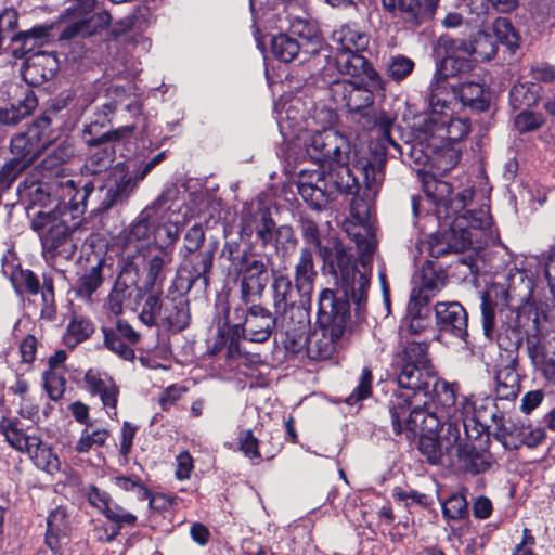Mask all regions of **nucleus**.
Returning a JSON list of instances; mask_svg holds the SVG:
<instances>
[{
    "label": "nucleus",
    "mask_w": 555,
    "mask_h": 555,
    "mask_svg": "<svg viewBox=\"0 0 555 555\" xmlns=\"http://www.w3.org/2000/svg\"><path fill=\"white\" fill-rule=\"evenodd\" d=\"M427 349L426 343L411 341L396 356L393 370L399 389L393 391L389 412L393 431L406 433L409 437L420 435V452L436 465L450 453L436 435L440 418L428 403L429 386L436 374Z\"/></svg>",
    "instance_id": "nucleus-1"
},
{
    "label": "nucleus",
    "mask_w": 555,
    "mask_h": 555,
    "mask_svg": "<svg viewBox=\"0 0 555 555\" xmlns=\"http://www.w3.org/2000/svg\"><path fill=\"white\" fill-rule=\"evenodd\" d=\"M426 198L435 206L437 219L448 227L443 238L446 247L431 246L430 255L440 257L449 251L461 253L468 248L479 250L498 238L492 217L487 205L467 209L474 195L473 188H466L451 198L452 186L435 173L422 178Z\"/></svg>",
    "instance_id": "nucleus-2"
},
{
    "label": "nucleus",
    "mask_w": 555,
    "mask_h": 555,
    "mask_svg": "<svg viewBox=\"0 0 555 555\" xmlns=\"http://www.w3.org/2000/svg\"><path fill=\"white\" fill-rule=\"evenodd\" d=\"M91 182L77 190L72 179H61L49 185H33L30 198L34 204L46 207L56 203L52 210H40L31 221V228L40 237L46 257H73L77 249L81 221L77 220L86 210V201L93 192Z\"/></svg>",
    "instance_id": "nucleus-3"
},
{
    "label": "nucleus",
    "mask_w": 555,
    "mask_h": 555,
    "mask_svg": "<svg viewBox=\"0 0 555 555\" xmlns=\"http://www.w3.org/2000/svg\"><path fill=\"white\" fill-rule=\"evenodd\" d=\"M307 157L315 169H301L297 189L302 199L314 209H321L336 193L353 194L359 190L358 178L349 167L350 143L337 130L306 140Z\"/></svg>",
    "instance_id": "nucleus-4"
},
{
    "label": "nucleus",
    "mask_w": 555,
    "mask_h": 555,
    "mask_svg": "<svg viewBox=\"0 0 555 555\" xmlns=\"http://www.w3.org/2000/svg\"><path fill=\"white\" fill-rule=\"evenodd\" d=\"M437 402L443 410L440 418V440L450 454H459L472 439H477L485 430L482 424L486 403L489 398L479 399L475 396L456 397L457 386L446 380H435Z\"/></svg>",
    "instance_id": "nucleus-5"
},
{
    "label": "nucleus",
    "mask_w": 555,
    "mask_h": 555,
    "mask_svg": "<svg viewBox=\"0 0 555 555\" xmlns=\"http://www.w3.org/2000/svg\"><path fill=\"white\" fill-rule=\"evenodd\" d=\"M347 319V304L337 299L333 291L323 289L318 297L319 328L306 336L308 324L304 328L297 325L291 331V337H286V348L298 352L306 346L309 359L315 361L330 359L339 347Z\"/></svg>",
    "instance_id": "nucleus-6"
},
{
    "label": "nucleus",
    "mask_w": 555,
    "mask_h": 555,
    "mask_svg": "<svg viewBox=\"0 0 555 555\" xmlns=\"http://www.w3.org/2000/svg\"><path fill=\"white\" fill-rule=\"evenodd\" d=\"M482 328L486 337L495 340L503 349H517L526 338L528 343L532 335L540 331V312L538 308L527 302L515 310L506 305L492 302L489 293L481 300Z\"/></svg>",
    "instance_id": "nucleus-7"
},
{
    "label": "nucleus",
    "mask_w": 555,
    "mask_h": 555,
    "mask_svg": "<svg viewBox=\"0 0 555 555\" xmlns=\"http://www.w3.org/2000/svg\"><path fill=\"white\" fill-rule=\"evenodd\" d=\"M276 121L284 140L298 150V157H307L306 140L323 135L327 130H335L333 126L337 115L332 108L319 107L317 101H311V107L306 115L307 104L299 98L279 100L274 106Z\"/></svg>",
    "instance_id": "nucleus-8"
},
{
    "label": "nucleus",
    "mask_w": 555,
    "mask_h": 555,
    "mask_svg": "<svg viewBox=\"0 0 555 555\" xmlns=\"http://www.w3.org/2000/svg\"><path fill=\"white\" fill-rule=\"evenodd\" d=\"M301 230L304 238L318 249L319 256L338 281L345 296L352 300L358 310L362 309L367 298V279L364 273L356 270L344 245L335 235H321L311 220H305Z\"/></svg>",
    "instance_id": "nucleus-9"
},
{
    "label": "nucleus",
    "mask_w": 555,
    "mask_h": 555,
    "mask_svg": "<svg viewBox=\"0 0 555 555\" xmlns=\"http://www.w3.org/2000/svg\"><path fill=\"white\" fill-rule=\"evenodd\" d=\"M107 96L109 101L102 104L94 120L86 125L83 129L85 142L94 147L90 151L82 167L86 175L95 176L106 171L115 159V151L112 146H102V144L126 140L131 137L134 129L133 126H125L113 131L100 132V129L109 122V117L116 111L117 105L125 101L127 92L122 87L112 86L107 89Z\"/></svg>",
    "instance_id": "nucleus-10"
},
{
    "label": "nucleus",
    "mask_w": 555,
    "mask_h": 555,
    "mask_svg": "<svg viewBox=\"0 0 555 555\" xmlns=\"http://www.w3.org/2000/svg\"><path fill=\"white\" fill-rule=\"evenodd\" d=\"M443 102L431 103L428 96V112L415 117L412 126L414 141L431 140L434 146L438 143L450 144L466 137L469 132V124L463 118L451 117L449 98L442 96Z\"/></svg>",
    "instance_id": "nucleus-11"
},
{
    "label": "nucleus",
    "mask_w": 555,
    "mask_h": 555,
    "mask_svg": "<svg viewBox=\"0 0 555 555\" xmlns=\"http://www.w3.org/2000/svg\"><path fill=\"white\" fill-rule=\"evenodd\" d=\"M179 203V188L176 184L167 186L159 196L146 206L138 217L125 229L121 240L126 247L141 249L155 238L156 220L162 210L177 211Z\"/></svg>",
    "instance_id": "nucleus-12"
},
{
    "label": "nucleus",
    "mask_w": 555,
    "mask_h": 555,
    "mask_svg": "<svg viewBox=\"0 0 555 555\" xmlns=\"http://www.w3.org/2000/svg\"><path fill=\"white\" fill-rule=\"evenodd\" d=\"M94 9L95 0H73L62 15L64 27L60 40L87 38L105 29L111 24V14Z\"/></svg>",
    "instance_id": "nucleus-13"
},
{
    "label": "nucleus",
    "mask_w": 555,
    "mask_h": 555,
    "mask_svg": "<svg viewBox=\"0 0 555 555\" xmlns=\"http://www.w3.org/2000/svg\"><path fill=\"white\" fill-rule=\"evenodd\" d=\"M272 291L274 314L289 338L294 327L304 328L309 323L308 313L295 302L293 284L287 275L274 273Z\"/></svg>",
    "instance_id": "nucleus-14"
},
{
    "label": "nucleus",
    "mask_w": 555,
    "mask_h": 555,
    "mask_svg": "<svg viewBox=\"0 0 555 555\" xmlns=\"http://www.w3.org/2000/svg\"><path fill=\"white\" fill-rule=\"evenodd\" d=\"M447 56L437 68L429 86L431 103H442V96L450 98V77L466 73L472 68V54H464L463 51H452L451 40L446 44Z\"/></svg>",
    "instance_id": "nucleus-15"
},
{
    "label": "nucleus",
    "mask_w": 555,
    "mask_h": 555,
    "mask_svg": "<svg viewBox=\"0 0 555 555\" xmlns=\"http://www.w3.org/2000/svg\"><path fill=\"white\" fill-rule=\"evenodd\" d=\"M410 155L418 165H429L435 176H442L456 166L460 160V152L451 144L438 143L434 146L431 140L424 141V144L414 141L409 145Z\"/></svg>",
    "instance_id": "nucleus-16"
},
{
    "label": "nucleus",
    "mask_w": 555,
    "mask_h": 555,
    "mask_svg": "<svg viewBox=\"0 0 555 555\" xmlns=\"http://www.w3.org/2000/svg\"><path fill=\"white\" fill-rule=\"evenodd\" d=\"M332 70V65L324 66L317 78L318 87L314 91L313 98L317 100L319 107L332 108L337 115V109L345 108L350 90H352V82L348 79H340L335 72Z\"/></svg>",
    "instance_id": "nucleus-17"
},
{
    "label": "nucleus",
    "mask_w": 555,
    "mask_h": 555,
    "mask_svg": "<svg viewBox=\"0 0 555 555\" xmlns=\"http://www.w3.org/2000/svg\"><path fill=\"white\" fill-rule=\"evenodd\" d=\"M234 271L241 280V296L244 302L262 293L268 282V266L263 256L256 254L251 248L245 249L243 262Z\"/></svg>",
    "instance_id": "nucleus-18"
},
{
    "label": "nucleus",
    "mask_w": 555,
    "mask_h": 555,
    "mask_svg": "<svg viewBox=\"0 0 555 555\" xmlns=\"http://www.w3.org/2000/svg\"><path fill=\"white\" fill-rule=\"evenodd\" d=\"M234 313L243 322L234 323V327L241 328L245 339L253 343H264L269 339L275 325L280 326L276 315L260 305H254L247 310L236 309Z\"/></svg>",
    "instance_id": "nucleus-19"
},
{
    "label": "nucleus",
    "mask_w": 555,
    "mask_h": 555,
    "mask_svg": "<svg viewBox=\"0 0 555 555\" xmlns=\"http://www.w3.org/2000/svg\"><path fill=\"white\" fill-rule=\"evenodd\" d=\"M139 272L140 266L138 260L135 258H127L108 294L105 305L113 314H121L125 302L130 299L134 292H140L138 288Z\"/></svg>",
    "instance_id": "nucleus-20"
},
{
    "label": "nucleus",
    "mask_w": 555,
    "mask_h": 555,
    "mask_svg": "<svg viewBox=\"0 0 555 555\" xmlns=\"http://www.w3.org/2000/svg\"><path fill=\"white\" fill-rule=\"evenodd\" d=\"M179 203H181V206L177 211L162 210L158 214V220H156L158 223L156 225L155 240L158 238L165 244L164 246H159V250L162 248H167L172 251V246L178 241L181 230L193 217L191 209L185 206L184 198L181 197L180 191Z\"/></svg>",
    "instance_id": "nucleus-21"
},
{
    "label": "nucleus",
    "mask_w": 555,
    "mask_h": 555,
    "mask_svg": "<svg viewBox=\"0 0 555 555\" xmlns=\"http://www.w3.org/2000/svg\"><path fill=\"white\" fill-rule=\"evenodd\" d=\"M9 93L13 98L8 102L0 103V122L4 125H15L37 107L38 101L31 90L12 85L9 87Z\"/></svg>",
    "instance_id": "nucleus-22"
},
{
    "label": "nucleus",
    "mask_w": 555,
    "mask_h": 555,
    "mask_svg": "<svg viewBox=\"0 0 555 555\" xmlns=\"http://www.w3.org/2000/svg\"><path fill=\"white\" fill-rule=\"evenodd\" d=\"M83 382L87 390L92 396H99L104 408L108 409V417L115 418L119 397V388L115 380L106 373L90 369L85 374Z\"/></svg>",
    "instance_id": "nucleus-23"
},
{
    "label": "nucleus",
    "mask_w": 555,
    "mask_h": 555,
    "mask_svg": "<svg viewBox=\"0 0 555 555\" xmlns=\"http://www.w3.org/2000/svg\"><path fill=\"white\" fill-rule=\"evenodd\" d=\"M436 325L440 333L463 339L467 335V313L457 301L438 302L435 306Z\"/></svg>",
    "instance_id": "nucleus-24"
},
{
    "label": "nucleus",
    "mask_w": 555,
    "mask_h": 555,
    "mask_svg": "<svg viewBox=\"0 0 555 555\" xmlns=\"http://www.w3.org/2000/svg\"><path fill=\"white\" fill-rule=\"evenodd\" d=\"M528 356L534 369L552 385H555V340H544L540 333L527 343Z\"/></svg>",
    "instance_id": "nucleus-25"
},
{
    "label": "nucleus",
    "mask_w": 555,
    "mask_h": 555,
    "mask_svg": "<svg viewBox=\"0 0 555 555\" xmlns=\"http://www.w3.org/2000/svg\"><path fill=\"white\" fill-rule=\"evenodd\" d=\"M439 0H382L383 8L390 13H400L413 26L430 20Z\"/></svg>",
    "instance_id": "nucleus-26"
},
{
    "label": "nucleus",
    "mask_w": 555,
    "mask_h": 555,
    "mask_svg": "<svg viewBox=\"0 0 555 555\" xmlns=\"http://www.w3.org/2000/svg\"><path fill=\"white\" fill-rule=\"evenodd\" d=\"M137 189L138 186L130 177L126 163H117L113 168L112 180L106 186L102 205L106 209L115 205H122L127 203Z\"/></svg>",
    "instance_id": "nucleus-27"
},
{
    "label": "nucleus",
    "mask_w": 555,
    "mask_h": 555,
    "mask_svg": "<svg viewBox=\"0 0 555 555\" xmlns=\"http://www.w3.org/2000/svg\"><path fill=\"white\" fill-rule=\"evenodd\" d=\"M57 69L59 62L53 54L37 51L26 59L22 75L28 85L40 86L51 79Z\"/></svg>",
    "instance_id": "nucleus-28"
},
{
    "label": "nucleus",
    "mask_w": 555,
    "mask_h": 555,
    "mask_svg": "<svg viewBox=\"0 0 555 555\" xmlns=\"http://www.w3.org/2000/svg\"><path fill=\"white\" fill-rule=\"evenodd\" d=\"M447 274L441 268L426 262L420 272V282L411 292L410 298L429 304L430 299L446 285Z\"/></svg>",
    "instance_id": "nucleus-29"
},
{
    "label": "nucleus",
    "mask_w": 555,
    "mask_h": 555,
    "mask_svg": "<svg viewBox=\"0 0 555 555\" xmlns=\"http://www.w3.org/2000/svg\"><path fill=\"white\" fill-rule=\"evenodd\" d=\"M452 51H463L464 54L475 55L477 60L489 61L498 52V43L492 33L479 30L472 41L461 38L451 39Z\"/></svg>",
    "instance_id": "nucleus-30"
},
{
    "label": "nucleus",
    "mask_w": 555,
    "mask_h": 555,
    "mask_svg": "<svg viewBox=\"0 0 555 555\" xmlns=\"http://www.w3.org/2000/svg\"><path fill=\"white\" fill-rule=\"evenodd\" d=\"M190 322L189 301L184 294L168 292L163 299V324L175 331L184 330Z\"/></svg>",
    "instance_id": "nucleus-31"
},
{
    "label": "nucleus",
    "mask_w": 555,
    "mask_h": 555,
    "mask_svg": "<svg viewBox=\"0 0 555 555\" xmlns=\"http://www.w3.org/2000/svg\"><path fill=\"white\" fill-rule=\"evenodd\" d=\"M171 262L172 253L167 248H162L159 254L150 257L145 264V276L143 280V287L146 292L160 291Z\"/></svg>",
    "instance_id": "nucleus-32"
},
{
    "label": "nucleus",
    "mask_w": 555,
    "mask_h": 555,
    "mask_svg": "<svg viewBox=\"0 0 555 555\" xmlns=\"http://www.w3.org/2000/svg\"><path fill=\"white\" fill-rule=\"evenodd\" d=\"M275 222L268 211H260L257 215L244 216L241 222V237L250 238L256 234L261 245L266 247L273 242Z\"/></svg>",
    "instance_id": "nucleus-33"
},
{
    "label": "nucleus",
    "mask_w": 555,
    "mask_h": 555,
    "mask_svg": "<svg viewBox=\"0 0 555 555\" xmlns=\"http://www.w3.org/2000/svg\"><path fill=\"white\" fill-rule=\"evenodd\" d=\"M69 532V520L65 508L56 507L51 511L47 519L46 544L54 553L66 543Z\"/></svg>",
    "instance_id": "nucleus-34"
},
{
    "label": "nucleus",
    "mask_w": 555,
    "mask_h": 555,
    "mask_svg": "<svg viewBox=\"0 0 555 555\" xmlns=\"http://www.w3.org/2000/svg\"><path fill=\"white\" fill-rule=\"evenodd\" d=\"M359 52L360 51L336 50L334 56H327L325 66H330L331 63L332 70H330V73L335 72L338 77L339 75L360 77L367 60L359 54Z\"/></svg>",
    "instance_id": "nucleus-35"
},
{
    "label": "nucleus",
    "mask_w": 555,
    "mask_h": 555,
    "mask_svg": "<svg viewBox=\"0 0 555 555\" xmlns=\"http://www.w3.org/2000/svg\"><path fill=\"white\" fill-rule=\"evenodd\" d=\"M315 276L312 251L309 248H301L295 267V285L301 297H310Z\"/></svg>",
    "instance_id": "nucleus-36"
},
{
    "label": "nucleus",
    "mask_w": 555,
    "mask_h": 555,
    "mask_svg": "<svg viewBox=\"0 0 555 555\" xmlns=\"http://www.w3.org/2000/svg\"><path fill=\"white\" fill-rule=\"evenodd\" d=\"M450 98H457L464 106H469L476 111H485L489 105V100L485 94L483 87L477 82H464L456 87L450 86Z\"/></svg>",
    "instance_id": "nucleus-37"
},
{
    "label": "nucleus",
    "mask_w": 555,
    "mask_h": 555,
    "mask_svg": "<svg viewBox=\"0 0 555 555\" xmlns=\"http://www.w3.org/2000/svg\"><path fill=\"white\" fill-rule=\"evenodd\" d=\"M333 42L336 50L362 51L369 46L370 37L354 25H343L333 31Z\"/></svg>",
    "instance_id": "nucleus-38"
},
{
    "label": "nucleus",
    "mask_w": 555,
    "mask_h": 555,
    "mask_svg": "<svg viewBox=\"0 0 555 555\" xmlns=\"http://www.w3.org/2000/svg\"><path fill=\"white\" fill-rule=\"evenodd\" d=\"M0 433L5 437L7 442L20 452L31 453L39 442L38 436L25 434L13 420L3 418L0 422Z\"/></svg>",
    "instance_id": "nucleus-39"
},
{
    "label": "nucleus",
    "mask_w": 555,
    "mask_h": 555,
    "mask_svg": "<svg viewBox=\"0 0 555 555\" xmlns=\"http://www.w3.org/2000/svg\"><path fill=\"white\" fill-rule=\"evenodd\" d=\"M48 31L43 27H34L27 31H21L11 37V42L18 43L17 48L12 50V55L15 59H23L28 53L41 47L47 40Z\"/></svg>",
    "instance_id": "nucleus-40"
},
{
    "label": "nucleus",
    "mask_w": 555,
    "mask_h": 555,
    "mask_svg": "<svg viewBox=\"0 0 555 555\" xmlns=\"http://www.w3.org/2000/svg\"><path fill=\"white\" fill-rule=\"evenodd\" d=\"M384 163L379 158L376 163L370 160L359 162L354 169L362 175L363 184L365 188V197L372 199L376 196L379 186L384 180Z\"/></svg>",
    "instance_id": "nucleus-41"
},
{
    "label": "nucleus",
    "mask_w": 555,
    "mask_h": 555,
    "mask_svg": "<svg viewBox=\"0 0 555 555\" xmlns=\"http://www.w3.org/2000/svg\"><path fill=\"white\" fill-rule=\"evenodd\" d=\"M463 463L466 472L478 475L487 472L493 464L492 455L486 450H476L469 442L456 455Z\"/></svg>",
    "instance_id": "nucleus-42"
},
{
    "label": "nucleus",
    "mask_w": 555,
    "mask_h": 555,
    "mask_svg": "<svg viewBox=\"0 0 555 555\" xmlns=\"http://www.w3.org/2000/svg\"><path fill=\"white\" fill-rule=\"evenodd\" d=\"M520 390L519 375L512 365H504L495 373V393L500 400H514Z\"/></svg>",
    "instance_id": "nucleus-43"
},
{
    "label": "nucleus",
    "mask_w": 555,
    "mask_h": 555,
    "mask_svg": "<svg viewBox=\"0 0 555 555\" xmlns=\"http://www.w3.org/2000/svg\"><path fill=\"white\" fill-rule=\"evenodd\" d=\"M105 260L101 259L90 269L86 270L77 283V295L86 301L92 300V295L101 287L104 281Z\"/></svg>",
    "instance_id": "nucleus-44"
},
{
    "label": "nucleus",
    "mask_w": 555,
    "mask_h": 555,
    "mask_svg": "<svg viewBox=\"0 0 555 555\" xmlns=\"http://www.w3.org/2000/svg\"><path fill=\"white\" fill-rule=\"evenodd\" d=\"M27 132L40 154L57 138L56 131L51 128V119L47 116L36 119L28 127Z\"/></svg>",
    "instance_id": "nucleus-45"
},
{
    "label": "nucleus",
    "mask_w": 555,
    "mask_h": 555,
    "mask_svg": "<svg viewBox=\"0 0 555 555\" xmlns=\"http://www.w3.org/2000/svg\"><path fill=\"white\" fill-rule=\"evenodd\" d=\"M300 50H305L304 43L291 35L279 34L271 39V51L281 62H292Z\"/></svg>",
    "instance_id": "nucleus-46"
},
{
    "label": "nucleus",
    "mask_w": 555,
    "mask_h": 555,
    "mask_svg": "<svg viewBox=\"0 0 555 555\" xmlns=\"http://www.w3.org/2000/svg\"><path fill=\"white\" fill-rule=\"evenodd\" d=\"M430 309L427 304L410 298L408 304V315L402 326H406L412 334H418L429 324Z\"/></svg>",
    "instance_id": "nucleus-47"
},
{
    "label": "nucleus",
    "mask_w": 555,
    "mask_h": 555,
    "mask_svg": "<svg viewBox=\"0 0 555 555\" xmlns=\"http://www.w3.org/2000/svg\"><path fill=\"white\" fill-rule=\"evenodd\" d=\"M108 437L109 431L106 428H94L92 424H87L81 430L74 450L77 453H88L93 449L103 447Z\"/></svg>",
    "instance_id": "nucleus-48"
},
{
    "label": "nucleus",
    "mask_w": 555,
    "mask_h": 555,
    "mask_svg": "<svg viewBox=\"0 0 555 555\" xmlns=\"http://www.w3.org/2000/svg\"><path fill=\"white\" fill-rule=\"evenodd\" d=\"M540 96V86L534 82H518L509 92L511 105L515 109L534 105Z\"/></svg>",
    "instance_id": "nucleus-49"
},
{
    "label": "nucleus",
    "mask_w": 555,
    "mask_h": 555,
    "mask_svg": "<svg viewBox=\"0 0 555 555\" xmlns=\"http://www.w3.org/2000/svg\"><path fill=\"white\" fill-rule=\"evenodd\" d=\"M93 323L83 317H75L67 325L64 334V343L67 347L74 348L85 341L93 333Z\"/></svg>",
    "instance_id": "nucleus-50"
},
{
    "label": "nucleus",
    "mask_w": 555,
    "mask_h": 555,
    "mask_svg": "<svg viewBox=\"0 0 555 555\" xmlns=\"http://www.w3.org/2000/svg\"><path fill=\"white\" fill-rule=\"evenodd\" d=\"M34 449V452L27 454L38 468L51 475L60 470L61 463L59 457L51 448L42 443L40 438Z\"/></svg>",
    "instance_id": "nucleus-51"
},
{
    "label": "nucleus",
    "mask_w": 555,
    "mask_h": 555,
    "mask_svg": "<svg viewBox=\"0 0 555 555\" xmlns=\"http://www.w3.org/2000/svg\"><path fill=\"white\" fill-rule=\"evenodd\" d=\"M491 29L496 43L500 42L511 50L518 48L520 37L509 20L506 17H498L493 22Z\"/></svg>",
    "instance_id": "nucleus-52"
},
{
    "label": "nucleus",
    "mask_w": 555,
    "mask_h": 555,
    "mask_svg": "<svg viewBox=\"0 0 555 555\" xmlns=\"http://www.w3.org/2000/svg\"><path fill=\"white\" fill-rule=\"evenodd\" d=\"M289 30L292 37H298L297 40L304 43V48L307 53H313L317 51V48L320 44V39L313 26L302 20H298L291 24Z\"/></svg>",
    "instance_id": "nucleus-53"
},
{
    "label": "nucleus",
    "mask_w": 555,
    "mask_h": 555,
    "mask_svg": "<svg viewBox=\"0 0 555 555\" xmlns=\"http://www.w3.org/2000/svg\"><path fill=\"white\" fill-rule=\"evenodd\" d=\"M159 292H149L139 314L140 320L147 326L156 325L158 321L163 323V300L159 299Z\"/></svg>",
    "instance_id": "nucleus-54"
},
{
    "label": "nucleus",
    "mask_w": 555,
    "mask_h": 555,
    "mask_svg": "<svg viewBox=\"0 0 555 555\" xmlns=\"http://www.w3.org/2000/svg\"><path fill=\"white\" fill-rule=\"evenodd\" d=\"M347 102L345 108L349 112H366L372 109L371 106L374 102V95L362 85L352 82V90H350Z\"/></svg>",
    "instance_id": "nucleus-55"
},
{
    "label": "nucleus",
    "mask_w": 555,
    "mask_h": 555,
    "mask_svg": "<svg viewBox=\"0 0 555 555\" xmlns=\"http://www.w3.org/2000/svg\"><path fill=\"white\" fill-rule=\"evenodd\" d=\"M357 248L359 250V261L362 266L363 270H360L356 266V261L353 259V256L350 251L347 250V253L351 256L352 264L354 266L356 270H358L361 273H364L367 279V288L370 287V278L369 273L371 271V262H372V256L375 249V241L373 237H357L356 238Z\"/></svg>",
    "instance_id": "nucleus-56"
},
{
    "label": "nucleus",
    "mask_w": 555,
    "mask_h": 555,
    "mask_svg": "<svg viewBox=\"0 0 555 555\" xmlns=\"http://www.w3.org/2000/svg\"><path fill=\"white\" fill-rule=\"evenodd\" d=\"M442 515L447 519L460 520L468 515V503L464 494L454 493L441 502Z\"/></svg>",
    "instance_id": "nucleus-57"
},
{
    "label": "nucleus",
    "mask_w": 555,
    "mask_h": 555,
    "mask_svg": "<svg viewBox=\"0 0 555 555\" xmlns=\"http://www.w3.org/2000/svg\"><path fill=\"white\" fill-rule=\"evenodd\" d=\"M414 62L405 55L391 56L386 65V74L393 81L404 80L414 69Z\"/></svg>",
    "instance_id": "nucleus-58"
},
{
    "label": "nucleus",
    "mask_w": 555,
    "mask_h": 555,
    "mask_svg": "<svg viewBox=\"0 0 555 555\" xmlns=\"http://www.w3.org/2000/svg\"><path fill=\"white\" fill-rule=\"evenodd\" d=\"M373 375L369 367L362 370L358 385L352 392L345 398V403L350 406L358 405L372 393Z\"/></svg>",
    "instance_id": "nucleus-59"
},
{
    "label": "nucleus",
    "mask_w": 555,
    "mask_h": 555,
    "mask_svg": "<svg viewBox=\"0 0 555 555\" xmlns=\"http://www.w3.org/2000/svg\"><path fill=\"white\" fill-rule=\"evenodd\" d=\"M214 250H207L195 255L191 261L192 271L190 272V281L193 283L196 280L203 279L205 285L208 284V274L212 268Z\"/></svg>",
    "instance_id": "nucleus-60"
},
{
    "label": "nucleus",
    "mask_w": 555,
    "mask_h": 555,
    "mask_svg": "<svg viewBox=\"0 0 555 555\" xmlns=\"http://www.w3.org/2000/svg\"><path fill=\"white\" fill-rule=\"evenodd\" d=\"M11 152L20 158L33 160L40 155L38 147L30 141L27 130L18 133L11 139Z\"/></svg>",
    "instance_id": "nucleus-61"
},
{
    "label": "nucleus",
    "mask_w": 555,
    "mask_h": 555,
    "mask_svg": "<svg viewBox=\"0 0 555 555\" xmlns=\"http://www.w3.org/2000/svg\"><path fill=\"white\" fill-rule=\"evenodd\" d=\"M530 260L543 271L550 291L555 298V246L540 256L531 257Z\"/></svg>",
    "instance_id": "nucleus-62"
},
{
    "label": "nucleus",
    "mask_w": 555,
    "mask_h": 555,
    "mask_svg": "<svg viewBox=\"0 0 555 555\" xmlns=\"http://www.w3.org/2000/svg\"><path fill=\"white\" fill-rule=\"evenodd\" d=\"M104 344L112 352L117 354L124 360H132L134 358V350L131 345L125 339L120 338L113 332H108L107 328H103Z\"/></svg>",
    "instance_id": "nucleus-63"
},
{
    "label": "nucleus",
    "mask_w": 555,
    "mask_h": 555,
    "mask_svg": "<svg viewBox=\"0 0 555 555\" xmlns=\"http://www.w3.org/2000/svg\"><path fill=\"white\" fill-rule=\"evenodd\" d=\"M43 387L51 400L60 399L65 390V379L62 370H48L43 373Z\"/></svg>",
    "instance_id": "nucleus-64"
}]
</instances>
